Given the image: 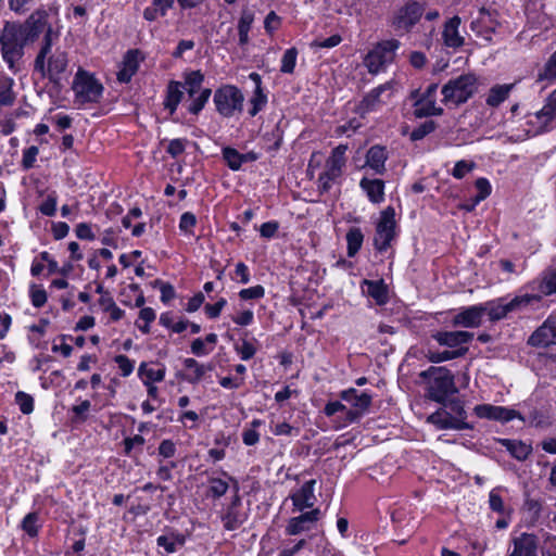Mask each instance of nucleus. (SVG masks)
<instances>
[{
  "instance_id": "obj_1",
  "label": "nucleus",
  "mask_w": 556,
  "mask_h": 556,
  "mask_svg": "<svg viewBox=\"0 0 556 556\" xmlns=\"http://www.w3.org/2000/svg\"><path fill=\"white\" fill-rule=\"evenodd\" d=\"M46 14L40 12L33 13L24 23H4L0 33V52L11 71H20L25 47L36 41L46 31Z\"/></svg>"
},
{
  "instance_id": "obj_2",
  "label": "nucleus",
  "mask_w": 556,
  "mask_h": 556,
  "mask_svg": "<svg viewBox=\"0 0 556 556\" xmlns=\"http://www.w3.org/2000/svg\"><path fill=\"white\" fill-rule=\"evenodd\" d=\"M59 40V33L50 25L47 27L41 47L34 62V71L41 77H48L53 83H59L61 74L67 67V55L64 51L56 50L52 53V46Z\"/></svg>"
},
{
  "instance_id": "obj_3",
  "label": "nucleus",
  "mask_w": 556,
  "mask_h": 556,
  "mask_svg": "<svg viewBox=\"0 0 556 556\" xmlns=\"http://www.w3.org/2000/svg\"><path fill=\"white\" fill-rule=\"evenodd\" d=\"M478 90V79L473 74H462L443 85L442 103L458 106L466 103Z\"/></svg>"
},
{
  "instance_id": "obj_4",
  "label": "nucleus",
  "mask_w": 556,
  "mask_h": 556,
  "mask_svg": "<svg viewBox=\"0 0 556 556\" xmlns=\"http://www.w3.org/2000/svg\"><path fill=\"white\" fill-rule=\"evenodd\" d=\"M421 377H430L428 397L438 403H444L448 395L458 392L454 382V376L446 367H430L422 371Z\"/></svg>"
},
{
  "instance_id": "obj_5",
  "label": "nucleus",
  "mask_w": 556,
  "mask_h": 556,
  "mask_svg": "<svg viewBox=\"0 0 556 556\" xmlns=\"http://www.w3.org/2000/svg\"><path fill=\"white\" fill-rule=\"evenodd\" d=\"M424 13L425 5L422 3L407 0L393 12L390 25L397 34H407L418 24Z\"/></svg>"
},
{
  "instance_id": "obj_6",
  "label": "nucleus",
  "mask_w": 556,
  "mask_h": 556,
  "mask_svg": "<svg viewBox=\"0 0 556 556\" xmlns=\"http://www.w3.org/2000/svg\"><path fill=\"white\" fill-rule=\"evenodd\" d=\"M401 42L397 39L383 40L366 55L365 65L368 72L377 74L386 65L391 64L396 55Z\"/></svg>"
},
{
  "instance_id": "obj_7",
  "label": "nucleus",
  "mask_w": 556,
  "mask_h": 556,
  "mask_svg": "<svg viewBox=\"0 0 556 556\" xmlns=\"http://www.w3.org/2000/svg\"><path fill=\"white\" fill-rule=\"evenodd\" d=\"M213 100L220 115L231 117L236 112H241L244 97L237 87L225 85L215 90Z\"/></svg>"
},
{
  "instance_id": "obj_8",
  "label": "nucleus",
  "mask_w": 556,
  "mask_h": 556,
  "mask_svg": "<svg viewBox=\"0 0 556 556\" xmlns=\"http://www.w3.org/2000/svg\"><path fill=\"white\" fill-rule=\"evenodd\" d=\"M539 301V295L525 294L520 296H515L507 303H503L502 299H500L498 301L488 302L482 304V308H484V314H488L491 321H497L505 318L508 313Z\"/></svg>"
},
{
  "instance_id": "obj_9",
  "label": "nucleus",
  "mask_w": 556,
  "mask_h": 556,
  "mask_svg": "<svg viewBox=\"0 0 556 556\" xmlns=\"http://www.w3.org/2000/svg\"><path fill=\"white\" fill-rule=\"evenodd\" d=\"M438 84H430L426 90L420 93L414 90L410 98L414 100V114L417 117L440 116L443 109L437 105Z\"/></svg>"
},
{
  "instance_id": "obj_10",
  "label": "nucleus",
  "mask_w": 556,
  "mask_h": 556,
  "mask_svg": "<svg viewBox=\"0 0 556 556\" xmlns=\"http://www.w3.org/2000/svg\"><path fill=\"white\" fill-rule=\"evenodd\" d=\"M73 90L77 102H97L102 94L103 87L87 72L78 71L73 83Z\"/></svg>"
},
{
  "instance_id": "obj_11",
  "label": "nucleus",
  "mask_w": 556,
  "mask_h": 556,
  "mask_svg": "<svg viewBox=\"0 0 556 556\" xmlns=\"http://www.w3.org/2000/svg\"><path fill=\"white\" fill-rule=\"evenodd\" d=\"M395 211L388 206L381 212L380 219L376 227L374 245L379 252L387 251L395 237Z\"/></svg>"
},
{
  "instance_id": "obj_12",
  "label": "nucleus",
  "mask_w": 556,
  "mask_h": 556,
  "mask_svg": "<svg viewBox=\"0 0 556 556\" xmlns=\"http://www.w3.org/2000/svg\"><path fill=\"white\" fill-rule=\"evenodd\" d=\"M340 397L348 402L352 408L346 410V421L355 422L359 420L369 409L372 396L367 392H358L350 388L341 392Z\"/></svg>"
},
{
  "instance_id": "obj_13",
  "label": "nucleus",
  "mask_w": 556,
  "mask_h": 556,
  "mask_svg": "<svg viewBox=\"0 0 556 556\" xmlns=\"http://www.w3.org/2000/svg\"><path fill=\"white\" fill-rule=\"evenodd\" d=\"M392 92L393 85L391 83L380 85L363 98L357 105V112L364 116L367 113L379 110L390 100Z\"/></svg>"
},
{
  "instance_id": "obj_14",
  "label": "nucleus",
  "mask_w": 556,
  "mask_h": 556,
  "mask_svg": "<svg viewBox=\"0 0 556 556\" xmlns=\"http://www.w3.org/2000/svg\"><path fill=\"white\" fill-rule=\"evenodd\" d=\"M473 412L480 418L496 420L501 422H507L515 418L525 421V418L519 414V412L504 406L480 404L473 408Z\"/></svg>"
},
{
  "instance_id": "obj_15",
  "label": "nucleus",
  "mask_w": 556,
  "mask_h": 556,
  "mask_svg": "<svg viewBox=\"0 0 556 556\" xmlns=\"http://www.w3.org/2000/svg\"><path fill=\"white\" fill-rule=\"evenodd\" d=\"M532 346H548L556 344V315L549 316L529 338Z\"/></svg>"
},
{
  "instance_id": "obj_16",
  "label": "nucleus",
  "mask_w": 556,
  "mask_h": 556,
  "mask_svg": "<svg viewBox=\"0 0 556 556\" xmlns=\"http://www.w3.org/2000/svg\"><path fill=\"white\" fill-rule=\"evenodd\" d=\"M483 315L482 304L472 305L457 313L453 317L452 324L455 327L476 328L480 326Z\"/></svg>"
},
{
  "instance_id": "obj_17",
  "label": "nucleus",
  "mask_w": 556,
  "mask_h": 556,
  "mask_svg": "<svg viewBox=\"0 0 556 556\" xmlns=\"http://www.w3.org/2000/svg\"><path fill=\"white\" fill-rule=\"evenodd\" d=\"M247 519V515L241 510V498L236 494L222 516L224 528L228 531L238 529Z\"/></svg>"
},
{
  "instance_id": "obj_18",
  "label": "nucleus",
  "mask_w": 556,
  "mask_h": 556,
  "mask_svg": "<svg viewBox=\"0 0 556 556\" xmlns=\"http://www.w3.org/2000/svg\"><path fill=\"white\" fill-rule=\"evenodd\" d=\"M507 556H538V539L534 534L522 533L513 539V551Z\"/></svg>"
},
{
  "instance_id": "obj_19",
  "label": "nucleus",
  "mask_w": 556,
  "mask_h": 556,
  "mask_svg": "<svg viewBox=\"0 0 556 556\" xmlns=\"http://www.w3.org/2000/svg\"><path fill=\"white\" fill-rule=\"evenodd\" d=\"M428 421L435 425L439 429L465 430L472 426L462 419H455L453 415L445 410H437L428 417Z\"/></svg>"
},
{
  "instance_id": "obj_20",
  "label": "nucleus",
  "mask_w": 556,
  "mask_h": 556,
  "mask_svg": "<svg viewBox=\"0 0 556 556\" xmlns=\"http://www.w3.org/2000/svg\"><path fill=\"white\" fill-rule=\"evenodd\" d=\"M433 338L440 345H446L448 348H463V344L470 342L473 338V333L468 331H439L433 334Z\"/></svg>"
},
{
  "instance_id": "obj_21",
  "label": "nucleus",
  "mask_w": 556,
  "mask_h": 556,
  "mask_svg": "<svg viewBox=\"0 0 556 556\" xmlns=\"http://www.w3.org/2000/svg\"><path fill=\"white\" fill-rule=\"evenodd\" d=\"M316 484V480L312 479L302 484V486L292 494L291 498L293 505L299 510H304L305 508H312L315 504L316 497L314 494V488Z\"/></svg>"
},
{
  "instance_id": "obj_22",
  "label": "nucleus",
  "mask_w": 556,
  "mask_h": 556,
  "mask_svg": "<svg viewBox=\"0 0 556 556\" xmlns=\"http://www.w3.org/2000/svg\"><path fill=\"white\" fill-rule=\"evenodd\" d=\"M460 23V17L457 15L445 23L442 37L446 47L457 49L464 45L465 39L458 31Z\"/></svg>"
},
{
  "instance_id": "obj_23",
  "label": "nucleus",
  "mask_w": 556,
  "mask_h": 556,
  "mask_svg": "<svg viewBox=\"0 0 556 556\" xmlns=\"http://www.w3.org/2000/svg\"><path fill=\"white\" fill-rule=\"evenodd\" d=\"M319 509L316 508L298 517L291 518L286 529L287 533L290 535H295L308 530V525L316 522L319 518Z\"/></svg>"
},
{
  "instance_id": "obj_24",
  "label": "nucleus",
  "mask_w": 556,
  "mask_h": 556,
  "mask_svg": "<svg viewBox=\"0 0 556 556\" xmlns=\"http://www.w3.org/2000/svg\"><path fill=\"white\" fill-rule=\"evenodd\" d=\"M535 123L540 128H545L556 117V89L553 90L545 100V104L533 115ZM534 123V121H530Z\"/></svg>"
},
{
  "instance_id": "obj_25",
  "label": "nucleus",
  "mask_w": 556,
  "mask_h": 556,
  "mask_svg": "<svg viewBox=\"0 0 556 556\" xmlns=\"http://www.w3.org/2000/svg\"><path fill=\"white\" fill-rule=\"evenodd\" d=\"M223 157L232 170H239L243 163L254 162L258 159L257 153L251 151L248 153H239L230 147L223 148Z\"/></svg>"
},
{
  "instance_id": "obj_26",
  "label": "nucleus",
  "mask_w": 556,
  "mask_h": 556,
  "mask_svg": "<svg viewBox=\"0 0 556 556\" xmlns=\"http://www.w3.org/2000/svg\"><path fill=\"white\" fill-rule=\"evenodd\" d=\"M359 187L367 194L368 199L372 203H381L384 201V181L381 179H369L364 177Z\"/></svg>"
},
{
  "instance_id": "obj_27",
  "label": "nucleus",
  "mask_w": 556,
  "mask_h": 556,
  "mask_svg": "<svg viewBox=\"0 0 556 556\" xmlns=\"http://www.w3.org/2000/svg\"><path fill=\"white\" fill-rule=\"evenodd\" d=\"M387 159L388 153L386 148L383 146L376 144L371 147L366 154V165L374 169L376 174H383Z\"/></svg>"
},
{
  "instance_id": "obj_28",
  "label": "nucleus",
  "mask_w": 556,
  "mask_h": 556,
  "mask_svg": "<svg viewBox=\"0 0 556 556\" xmlns=\"http://www.w3.org/2000/svg\"><path fill=\"white\" fill-rule=\"evenodd\" d=\"M500 443L518 460H525L532 452V446L526 442L513 439H501Z\"/></svg>"
},
{
  "instance_id": "obj_29",
  "label": "nucleus",
  "mask_w": 556,
  "mask_h": 556,
  "mask_svg": "<svg viewBox=\"0 0 556 556\" xmlns=\"http://www.w3.org/2000/svg\"><path fill=\"white\" fill-rule=\"evenodd\" d=\"M184 97V86L180 81H170L167 86L164 106L173 114Z\"/></svg>"
},
{
  "instance_id": "obj_30",
  "label": "nucleus",
  "mask_w": 556,
  "mask_h": 556,
  "mask_svg": "<svg viewBox=\"0 0 556 556\" xmlns=\"http://www.w3.org/2000/svg\"><path fill=\"white\" fill-rule=\"evenodd\" d=\"M138 375L142 379L144 386H150L153 382H160L165 377V367H154L147 363H141L138 369Z\"/></svg>"
},
{
  "instance_id": "obj_31",
  "label": "nucleus",
  "mask_w": 556,
  "mask_h": 556,
  "mask_svg": "<svg viewBox=\"0 0 556 556\" xmlns=\"http://www.w3.org/2000/svg\"><path fill=\"white\" fill-rule=\"evenodd\" d=\"M184 366L191 371L186 376V379L190 383H198L207 371H211L214 368L212 364L203 365L198 363L194 358H186L184 361Z\"/></svg>"
},
{
  "instance_id": "obj_32",
  "label": "nucleus",
  "mask_w": 556,
  "mask_h": 556,
  "mask_svg": "<svg viewBox=\"0 0 556 556\" xmlns=\"http://www.w3.org/2000/svg\"><path fill=\"white\" fill-rule=\"evenodd\" d=\"M497 15L495 10L481 8L479 10V17L471 23V28L481 27L485 30L494 31L498 25Z\"/></svg>"
},
{
  "instance_id": "obj_33",
  "label": "nucleus",
  "mask_w": 556,
  "mask_h": 556,
  "mask_svg": "<svg viewBox=\"0 0 556 556\" xmlns=\"http://www.w3.org/2000/svg\"><path fill=\"white\" fill-rule=\"evenodd\" d=\"M536 289L539 291L540 300L543 295H551L553 293H556V268H548L546 269L541 280L535 282Z\"/></svg>"
},
{
  "instance_id": "obj_34",
  "label": "nucleus",
  "mask_w": 556,
  "mask_h": 556,
  "mask_svg": "<svg viewBox=\"0 0 556 556\" xmlns=\"http://www.w3.org/2000/svg\"><path fill=\"white\" fill-rule=\"evenodd\" d=\"M515 87V84H504V85H495L493 86L489 94L485 99V102L489 106L496 108L502 102H504L511 89Z\"/></svg>"
},
{
  "instance_id": "obj_35",
  "label": "nucleus",
  "mask_w": 556,
  "mask_h": 556,
  "mask_svg": "<svg viewBox=\"0 0 556 556\" xmlns=\"http://www.w3.org/2000/svg\"><path fill=\"white\" fill-rule=\"evenodd\" d=\"M366 292L371 296L378 305H383L388 302V289L382 280L372 281L364 280Z\"/></svg>"
},
{
  "instance_id": "obj_36",
  "label": "nucleus",
  "mask_w": 556,
  "mask_h": 556,
  "mask_svg": "<svg viewBox=\"0 0 556 556\" xmlns=\"http://www.w3.org/2000/svg\"><path fill=\"white\" fill-rule=\"evenodd\" d=\"M556 79V51L549 56L543 68L539 72L536 83H542V89Z\"/></svg>"
},
{
  "instance_id": "obj_37",
  "label": "nucleus",
  "mask_w": 556,
  "mask_h": 556,
  "mask_svg": "<svg viewBox=\"0 0 556 556\" xmlns=\"http://www.w3.org/2000/svg\"><path fill=\"white\" fill-rule=\"evenodd\" d=\"M203 80L204 76L200 71H192L186 74L182 86L189 98H194L202 90Z\"/></svg>"
},
{
  "instance_id": "obj_38",
  "label": "nucleus",
  "mask_w": 556,
  "mask_h": 556,
  "mask_svg": "<svg viewBox=\"0 0 556 556\" xmlns=\"http://www.w3.org/2000/svg\"><path fill=\"white\" fill-rule=\"evenodd\" d=\"M364 241V235L358 227H352L346 233L348 256L354 257L361 250Z\"/></svg>"
},
{
  "instance_id": "obj_39",
  "label": "nucleus",
  "mask_w": 556,
  "mask_h": 556,
  "mask_svg": "<svg viewBox=\"0 0 556 556\" xmlns=\"http://www.w3.org/2000/svg\"><path fill=\"white\" fill-rule=\"evenodd\" d=\"M348 150L346 144H340L332 150L331 155L327 159L326 165L332 169H337L338 173L342 174L343 167L345 166V152Z\"/></svg>"
},
{
  "instance_id": "obj_40",
  "label": "nucleus",
  "mask_w": 556,
  "mask_h": 556,
  "mask_svg": "<svg viewBox=\"0 0 556 556\" xmlns=\"http://www.w3.org/2000/svg\"><path fill=\"white\" fill-rule=\"evenodd\" d=\"M342 174L338 173L337 169H332L325 165L324 172L318 178V188L320 192H328L332 185L341 177Z\"/></svg>"
},
{
  "instance_id": "obj_41",
  "label": "nucleus",
  "mask_w": 556,
  "mask_h": 556,
  "mask_svg": "<svg viewBox=\"0 0 556 556\" xmlns=\"http://www.w3.org/2000/svg\"><path fill=\"white\" fill-rule=\"evenodd\" d=\"M211 94H212L211 89H208V88L202 89L198 94L194 96V98H190L191 103L188 106V111L191 114H198L204 108V105L207 103Z\"/></svg>"
},
{
  "instance_id": "obj_42",
  "label": "nucleus",
  "mask_w": 556,
  "mask_h": 556,
  "mask_svg": "<svg viewBox=\"0 0 556 556\" xmlns=\"http://www.w3.org/2000/svg\"><path fill=\"white\" fill-rule=\"evenodd\" d=\"M467 351H468L467 348H459L454 351H443V352L430 353L429 361L432 363H441V362L450 361L453 358L464 356L467 353Z\"/></svg>"
},
{
  "instance_id": "obj_43",
  "label": "nucleus",
  "mask_w": 556,
  "mask_h": 556,
  "mask_svg": "<svg viewBox=\"0 0 556 556\" xmlns=\"http://www.w3.org/2000/svg\"><path fill=\"white\" fill-rule=\"evenodd\" d=\"M298 50L290 48L285 51L281 59L280 71L286 74H292L296 64Z\"/></svg>"
},
{
  "instance_id": "obj_44",
  "label": "nucleus",
  "mask_w": 556,
  "mask_h": 556,
  "mask_svg": "<svg viewBox=\"0 0 556 556\" xmlns=\"http://www.w3.org/2000/svg\"><path fill=\"white\" fill-rule=\"evenodd\" d=\"M12 80L0 79V105H11L14 102Z\"/></svg>"
},
{
  "instance_id": "obj_45",
  "label": "nucleus",
  "mask_w": 556,
  "mask_h": 556,
  "mask_svg": "<svg viewBox=\"0 0 556 556\" xmlns=\"http://www.w3.org/2000/svg\"><path fill=\"white\" fill-rule=\"evenodd\" d=\"M250 102H251V109L249 110V114L251 116H255L264 108V105L267 102V98L263 93L261 87L257 86L255 88L254 94Z\"/></svg>"
},
{
  "instance_id": "obj_46",
  "label": "nucleus",
  "mask_w": 556,
  "mask_h": 556,
  "mask_svg": "<svg viewBox=\"0 0 556 556\" xmlns=\"http://www.w3.org/2000/svg\"><path fill=\"white\" fill-rule=\"evenodd\" d=\"M38 514L29 513L22 521V529L31 538L38 534Z\"/></svg>"
},
{
  "instance_id": "obj_47",
  "label": "nucleus",
  "mask_w": 556,
  "mask_h": 556,
  "mask_svg": "<svg viewBox=\"0 0 556 556\" xmlns=\"http://www.w3.org/2000/svg\"><path fill=\"white\" fill-rule=\"evenodd\" d=\"M15 402L23 414L27 415L34 410V399L23 391L15 394Z\"/></svg>"
},
{
  "instance_id": "obj_48",
  "label": "nucleus",
  "mask_w": 556,
  "mask_h": 556,
  "mask_svg": "<svg viewBox=\"0 0 556 556\" xmlns=\"http://www.w3.org/2000/svg\"><path fill=\"white\" fill-rule=\"evenodd\" d=\"M208 482H210L208 493H210V495H212L215 498H218V497L223 496L224 494H226V492L229 488L228 483L225 480L219 479V478H211L208 480Z\"/></svg>"
},
{
  "instance_id": "obj_49",
  "label": "nucleus",
  "mask_w": 556,
  "mask_h": 556,
  "mask_svg": "<svg viewBox=\"0 0 556 556\" xmlns=\"http://www.w3.org/2000/svg\"><path fill=\"white\" fill-rule=\"evenodd\" d=\"M197 224V217L191 212H186L180 216L179 229L185 233H193L192 229Z\"/></svg>"
},
{
  "instance_id": "obj_50",
  "label": "nucleus",
  "mask_w": 556,
  "mask_h": 556,
  "mask_svg": "<svg viewBox=\"0 0 556 556\" xmlns=\"http://www.w3.org/2000/svg\"><path fill=\"white\" fill-rule=\"evenodd\" d=\"M475 186L478 190V194L475 200L476 203L483 201L490 195L492 188L486 178H478L475 182Z\"/></svg>"
},
{
  "instance_id": "obj_51",
  "label": "nucleus",
  "mask_w": 556,
  "mask_h": 556,
  "mask_svg": "<svg viewBox=\"0 0 556 556\" xmlns=\"http://www.w3.org/2000/svg\"><path fill=\"white\" fill-rule=\"evenodd\" d=\"M47 292L45 289L39 288L37 286H31L30 288V300L31 304L39 308L42 307L47 302Z\"/></svg>"
},
{
  "instance_id": "obj_52",
  "label": "nucleus",
  "mask_w": 556,
  "mask_h": 556,
  "mask_svg": "<svg viewBox=\"0 0 556 556\" xmlns=\"http://www.w3.org/2000/svg\"><path fill=\"white\" fill-rule=\"evenodd\" d=\"M475 166L476 164L473 162L465 160L458 161L453 168L452 175L456 179H462L465 177L466 174L471 172L475 168Z\"/></svg>"
},
{
  "instance_id": "obj_53",
  "label": "nucleus",
  "mask_w": 556,
  "mask_h": 556,
  "mask_svg": "<svg viewBox=\"0 0 556 556\" xmlns=\"http://www.w3.org/2000/svg\"><path fill=\"white\" fill-rule=\"evenodd\" d=\"M114 362L118 365L123 377H127L134 371L135 364L126 355H116Z\"/></svg>"
},
{
  "instance_id": "obj_54",
  "label": "nucleus",
  "mask_w": 556,
  "mask_h": 556,
  "mask_svg": "<svg viewBox=\"0 0 556 556\" xmlns=\"http://www.w3.org/2000/svg\"><path fill=\"white\" fill-rule=\"evenodd\" d=\"M435 128V123L433 121H425L417 128H415L412 132L410 139H422L427 135L431 134Z\"/></svg>"
},
{
  "instance_id": "obj_55",
  "label": "nucleus",
  "mask_w": 556,
  "mask_h": 556,
  "mask_svg": "<svg viewBox=\"0 0 556 556\" xmlns=\"http://www.w3.org/2000/svg\"><path fill=\"white\" fill-rule=\"evenodd\" d=\"M235 350L243 361L252 358L256 353V349L254 348V345L247 340H243L241 345L237 344L235 346Z\"/></svg>"
},
{
  "instance_id": "obj_56",
  "label": "nucleus",
  "mask_w": 556,
  "mask_h": 556,
  "mask_svg": "<svg viewBox=\"0 0 556 556\" xmlns=\"http://www.w3.org/2000/svg\"><path fill=\"white\" fill-rule=\"evenodd\" d=\"M264 294H265V290L260 285L253 286V287H250V288H247V289H242L239 292V296L242 300L261 299V298L264 296Z\"/></svg>"
},
{
  "instance_id": "obj_57",
  "label": "nucleus",
  "mask_w": 556,
  "mask_h": 556,
  "mask_svg": "<svg viewBox=\"0 0 556 556\" xmlns=\"http://www.w3.org/2000/svg\"><path fill=\"white\" fill-rule=\"evenodd\" d=\"M254 22V12L250 9H243L238 22V30H249Z\"/></svg>"
},
{
  "instance_id": "obj_58",
  "label": "nucleus",
  "mask_w": 556,
  "mask_h": 556,
  "mask_svg": "<svg viewBox=\"0 0 556 556\" xmlns=\"http://www.w3.org/2000/svg\"><path fill=\"white\" fill-rule=\"evenodd\" d=\"M38 152H39L38 148L35 146H31L27 150H25L23 159H22V166L25 169H29V168L34 167Z\"/></svg>"
},
{
  "instance_id": "obj_59",
  "label": "nucleus",
  "mask_w": 556,
  "mask_h": 556,
  "mask_svg": "<svg viewBox=\"0 0 556 556\" xmlns=\"http://www.w3.org/2000/svg\"><path fill=\"white\" fill-rule=\"evenodd\" d=\"M342 38L340 35H332L326 39H317L312 42L313 48H333L341 42Z\"/></svg>"
},
{
  "instance_id": "obj_60",
  "label": "nucleus",
  "mask_w": 556,
  "mask_h": 556,
  "mask_svg": "<svg viewBox=\"0 0 556 556\" xmlns=\"http://www.w3.org/2000/svg\"><path fill=\"white\" fill-rule=\"evenodd\" d=\"M156 544L159 547H163L168 554H173L177 551L176 540H174L172 535H160L156 539Z\"/></svg>"
},
{
  "instance_id": "obj_61",
  "label": "nucleus",
  "mask_w": 556,
  "mask_h": 556,
  "mask_svg": "<svg viewBox=\"0 0 556 556\" xmlns=\"http://www.w3.org/2000/svg\"><path fill=\"white\" fill-rule=\"evenodd\" d=\"M39 210L46 216H53L56 212V197L48 195L41 203Z\"/></svg>"
},
{
  "instance_id": "obj_62",
  "label": "nucleus",
  "mask_w": 556,
  "mask_h": 556,
  "mask_svg": "<svg viewBox=\"0 0 556 556\" xmlns=\"http://www.w3.org/2000/svg\"><path fill=\"white\" fill-rule=\"evenodd\" d=\"M450 413L453 415L455 419H462L463 421H466L467 419V413L458 400H453L448 404Z\"/></svg>"
},
{
  "instance_id": "obj_63",
  "label": "nucleus",
  "mask_w": 556,
  "mask_h": 556,
  "mask_svg": "<svg viewBox=\"0 0 556 556\" xmlns=\"http://www.w3.org/2000/svg\"><path fill=\"white\" fill-rule=\"evenodd\" d=\"M280 25V17L274 12L270 11L264 21V28L268 34L274 33Z\"/></svg>"
},
{
  "instance_id": "obj_64",
  "label": "nucleus",
  "mask_w": 556,
  "mask_h": 556,
  "mask_svg": "<svg viewBox=\"0 0 556 556\" xmlns=\"http://www.w3.org/2000/svg\"><path fill=\"white\" fill-rule=\"evenodd\" d=\"M159 454L165 458H170L176 453V445L172 440H163L159 445Z\"/></svg>"
}]
</instances>
